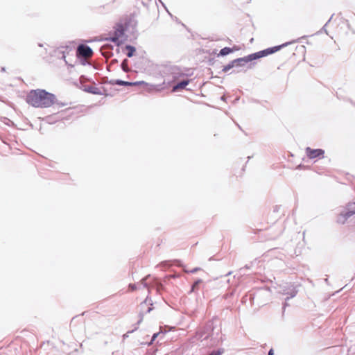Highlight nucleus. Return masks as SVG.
<instances>
[{
    "label": "nucleus",
    "mask_w": 355,
    "mask_h": 355,
    "mask_svg": "<svg viewBox=\"0 0 355 355\" xmlns=\"http://www.w3.org/2000/svg\"><path fill=\"white\" fill-rule=\"evenodd\" d=\"M116 84L118 85H120V86L141 85V88L144 91H146L148 92H150L154 89L153 85L149 84L144 81L131 83V82H127V81H123V80H116Z\"/></svg>",
    "instance_id": "nucleus-3"
},
{
    "label": "nucleus",
    "mask_w": 355,
    "mask_h": 355,
    "mask_svg": "<svg viewBox=\"0 0 355 355\" xmlns=\"http://www.w3.org/2000/svg\"><path fill=\"white\" fill-rule=\"evenodd\" d=\"M220 339H216V340H214V341L213 342V343H212L211 345H217V344L220 342Z\"/></svg>",
    "instance_id": "nucleus-17"
},
{
    "label": "nucleus",
    "mask_w": 355,
    "mask_h": 355,
    "mask_svg": "<svg viewBox=\"0 0 355 355\" xmlns=\"http://www.w3.org/2000/svg\"><path fill=\"white\" fill-rule=\"evenodd\" d=\"M292 42H286V43H284V44H283L282 45L276 46H274V47H272V48H268V49H265L263 51H261L259 52L250 54V55H249L248 56H245L244 58H238V59L234 60L230 63H229L228 64L225 66L223 67V71H225V72L228 71L230 69H231L232 68H233L235 66L236 62H250V61H252L253 60L258 59V58H261L263 56H266V55H268L269 54L273 53L279 51L282 48L288 46V44H290Z\"/></svg>",
    "instance_id": "nucleus-2"
},
{
    "label": "nucleus",
    "mask_w": 355,
    "mask_h": 355,
    "mask_svg": "<svg viewBox=\"0 0 355 355\" xmlns=\"http://www.w3.org/2000/svg\"><path fill=\"white\" fill-rule=\"evenodd\" d=\"M161 332H162V331H160V332H157V334H156L157 337L159 336V334Z\"/></svg>",
    "instance_id": "nucleus-21"
},
{
    "label": "nucleus",
    "mask_w": 355,
    "mask_h": 355,
    "mask_svg": "<svg viewBox=\"0 0 355 355\" xmlns=\"http://www.w3.org/2000/svg\"><path fill=\"white\" fill-rule=\"evenodd\" d=\"M231 52H232V49L229 48V47H225L223 49H222L219 53V55H221V56H224V55H228L229 53H230Z\"/></svg>",
    "instance_id": "nucleus-11"
},
{
    "label": "nucleus",
    "mask_w": 355,
    "mask_h": 355,
    "mask_svg": "<svg viewBox=\"0 0 355 355\" xmlns=\"http://www.w3.org/2000/svg\"><path fill=\"white\" fill-rule=\"evenodd\" d=\"M76 55L79 58L87 59L92 56L93 51L89 46L85 44H80L77 48Z\"/></svg>",
    "instance_id": "nucleus-5"
},
{
    "label": "nucleus",
    "mask_w": 355,
    "mask_h": 355,
    "mask_svg": "<svg viewBox=\"0 0 355 355\" xmlns=\"http://www.w3.org/2000/svg\"><path fill=\"white\" fill-rule=\"evenodd\" d=\"M224 352L223 349H218L216 351L211 352L209 355H221Z\"/></svg>",
    "instance_id": "nucleus-13"
},
{
    "label": "nucleus",
    "mask_w": 355,
    "mask_h": 355,
    "mask_svg": "<svg viewBox=\"0 0 355 355\" xmlns=\"http://www.w3.org/2000/svg\"><path fill=\"white\" fill-rule=\"evenodd\" d=\"M189 83V80H182L180 83H178L176 85L173 86V91L177 92L179 89H182L186 87L187 85H188Z\"/></svg>",
    "instance_id": "nucleus-8"
},
{
    "label": "nucleus",
    "mask_w": 355,
    "mask_h": 355,
    "mask_svg": "<svg viewBox=\"0 0 355 355\" xmlns=\"http://www.w3.org/2000/svg\"><path fill=\"white\" fill-rule=\"evenodd\" d=\"M324 150L322 149H311L309 147L306 148V153L310 159H314L320 156H322Z\"/></svg>",
    "instance_id": "nucleus-6"
},
{
    "label": "nucleus",
    "mask_w": 355,
    "mask_h": 355,
    "mask_svg": "<svg viewBox=\"0 0 355 355\" xmlns=\"http://www.w3.org/2000/svg\"><path fill=\"white\" fill-rule=\"evenodd\" d=\"M26 101L34 107L48 108L55 104L56 97L53 94L44 89H32L28 93Z\"/></svg>",
    "instance_id": "nucleus-1"
},
{
    "label": "nucleus",
    "mask_w": 355,
    "mask_h": 355,
    "mask_svg": "<svg viewBox=\"0 0 355 355\" xmlns=\"http://www.w3.org/2000/svg\"><path fill=\"white\" fill-rule=\"evenodd\" d=\"M125 49L127 50V56L128 58H130L133 55L134 53L135 52V48L134 46H132L130 45H127L125 46Z\"/></svg>",
    "instance_id": "nucleus-9"
},
{
    "label": "nucleus",
    "mask_w": 355,
    "mask_h": 355,
    "mask_svg": "<svg viewBox=\"0 0 355 355\" xmlns=\"http://www.w3.org/2000/svg\"><path fill=\"white\" fill-rule=\"evenodd\" d=\"M166 266H168V263L167 262H162L159 266L160 267H165Z\"/></svg>",
    "instance_id": "nucleus-16"
},
{
    "label": "nucleus",
    "mask_w": 355,
    "mask_h": 355,
    "mask_svg": "<svg viewBox=\"0 0 355 355\" xmlns=\"http://www.w3.org/2000/svg\"><path fill=\"white\" fill-rule=\"evenodd\" d=\"M155 334H154L153 335V336H152V339H151V342H152V341H153V340H155Z\"/></svg>",
    "instance_id": "nucleus-20"
},
{
    "label": "nucleus",
    "mask_w": 355,
    "mask_h": 355,
    "mask_svg": "<svg viewBox=\"0 0 355 355\" xmlns=\"http://www.w3.org/2000/svg\"><path fill=\"white\" fill-rule=\"evenodd\" d=\"M246 62H236L235 66H243Z\"/></svg>",
    "instance_id": "nucleus-18"
},
{
    "label": "nucleus",
    "mask_w": 355,
    "mask_h": 355,
    "mask_svg": "<svg viewBox=\"0 0 355 355\" xmlns=\"http://www.w3.org/2000/svg\"><path fill=\"white\" fill-rule=\"evenodd\" d=\"M274 354V351L272 349H270L268 352V355H273Z\"/></svg>",
    "instance_id": "nucleus-19"
},
{
    "label": "nucleus",
    "mask_w": 355,
    "mask_h": 355,
    "mask_svg": "<svg viewBox=\"0 0 355 355\" xmlns=\"http://www.w3.org/2000/svg\"><path fill=\"white\" fill-rule=\"evenodd\" d=\"M354 214H355V202H351L347 205V211L339 215L337 222L339 223H344L349 217Z\"/></svg>",
    "instance_id": "nucleus-4"
},
{
    "label": "nucleus",
    "mask_w": 355,
    "mask_h": 355,
    "mask_svg": "<svg viewBox=\"0 0 355 355\" xmlns=\"http://www.w3.org/2000/svg\"><path fill=\"white\" fill-rule=\"evenodd\" d=\"M200 270V268H195L192 269V270H190V271H187V270H185V272H187L194 273V272H197V271H198V270Z\"/></svg>",
    "instance_id": "nucleus-15"
},
{
    "label": "nucleus",
    "mask_w": 355,
    "mask_h": 355,
    "mask_svg": "<svg viewBox=\"0 0 355 355\" xmlns=\"http://www.w3.org/2000/svg\"><path fill=\"white\" fill-rule=\"evenodd\" d=\"M201 282L200 279L197 280L192 286V291H194L198 285Z\"/></svg>",
    "instance_id": "nucleus-14"
},
{
    "label": "nucleus",
    "mask_w": 355,
    "mask_h": 355,
    "mask_svg": "<svg viewBox=\"0 0 355 355\" xmlns=\"http://www.w3.org/2000/svg\"><path fill=\"white\" fill-rule=\"evenodd\" d=\"M297 293V291L295 289V288L292 286V288L289 291L284 292L283 294L289 295L290 297H287V299H286V300H288L289 298H292V297H295Z\"/></svg>",
    "instance_id": "nucleus-10"
},
{
    "label": "nucleus",
    "mask_w": 355,
    "mask_h": 355,
    "mask_svg": "<svg viewBox=\"0 0 355 355\" xmlns=\"http://www.w3.org/2000/svg\"><path fill=\"white\" fill-rule=\"evenodd\" d=\"M124 33V30L121 25H119L116 31H115V35L112 38V41L114 42H117L119 37L122 36Z\"/></svg>",
    "instance_id": "nucleus-7"
},
{
    "label": "nucleus",
    "mask_w": 355,
    "mask_h": 355,
    "mask_svg": "<svg viewBox=\"0 0 355 355\" xmlns=\"http://www.w3.org/2000/svg\"><path fill=\"white\" fill-rule=\"evenodd\" d=\"M121 68L125 72H128L129 71L128 64V60H124L122 62V63H121Z\"/></svg>",
    "instance_id": "nucleus-12"
}]
</instances>
